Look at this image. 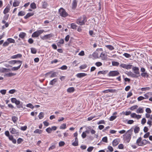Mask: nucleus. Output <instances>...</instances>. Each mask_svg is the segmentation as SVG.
<instances>
[{
    "label": "nucleus",
    "instance_id": "nucleus-34",
    "mask_svg": "<svg viewBox=\"0 0 152 152\" xmlns=\"http://www.w3.org/2000/svg\"><path fill=\"white\" fill-rule=\"evenodd\" d=\"M25 12L23 11H21L19 12L18 15V16H23L25 15Z\"/></svg>",
    "mask_w": 152,
    "mask_h": 152
},
{
    "label": "nucleus",
    "instance_id": "nucleus-10",
    "mask_svg": "<svg viewBox=\"0 0 152 152\" xmlns=\"http://www.w3.org/2000/svg\"><path fill=\"white\" fill-rule=\"evenodd\" d=\"M53 34H51L45 35L41 37V38L43 40L46 39H48L50 38L53 37Z\"/></svg>",
    "mask_w": 152,
    "mask_h": 152
},
{
    "label": "nucleus",
    "instance_id": "nucleus-9",
    "mask_svg": "<svg viewBox=\"0 0 152 152\" xmlns=\"http://www.w3.org/2000/svg\"><path fill=\"white\" fill-rule=\"evenodd\" d=\"M99 57L101 58L102 60H105L107 59V56L105 53L102 52L100 53L99 55Z\"/></svg>",
    "mask_w": 152,
    "mask_h": 152
},
{
    "label": "nucleus",
    "instance_id": "nucleus-45",
    "mask_svg": "<svg viewBox=\"0 0 152 152\" xmlns=\"http://www.w3.org/2000/svg\"><path fill=\"white\" fill-rule=\"evenodd\" d=\"M66 128V124H64L61 125L60 127V129H65Z\"/></svg>",
    "mask_w": 152,
    "mask_h": 152
},
{
    "label": "nucleus",
    "instance_id": "nucleus-22",
    "mask_svg": "<svg viewBox=\"0 0 152 152\" xmlns=\"http://www.w3.org/2000/svg\"><path fill=\"white\" fill-rule=\"evenodd\" d=\"M34 15V13L33 12L31 13H28V14H27L24 17V18L25 19H26L29 17L33 16Z\"/></svg>",
    "mask_w": 152,
    "mask_h": 152
},
{
    "label": "nucleus",
    "instance_id": "nucleus-21",
    "mask_svg": "<svg viewBox=\"0 0 152 152\" xmlns=\"http://www.w3.org/2000/svg\"><path fill=\"white\" fill-rule=\"evenodd\" d=\"M142 138L141 137H139L137 140L136 143L139 146L142 145L141 143Z\"/></svg>",
    "mask_w": 152,
    "mask_h": 152
},
{
    "label": "nucleus",
    "instance_id": "nucleus-55",
    "mask_svg": "<svg viewBox=\"0 0 152 152\" xmlns=\"http://www.w3.org/2000/svg\"><path fill=\"white\" fill-rule=\"evenodd\" d=\"M105 124V122L104 120H101L100 121H99L98 123L97 124Z\"/></svg>",
    "mask_w": 152,
    "mask_h": 152
},
{
    "label": "nucleus",
    "instance_id": "nucleus-32",
    "mask_svg": "<svg viewBox=\"0 0 152 152\" xmlns=\"http://www.w3.org/2000/svg\"><path fill=\"white\" fill-rule=\"evenodd\" d=\"M9 10L10 8L8 6H7L4 11V13L5 14H6V13L9 12Z\"/></svg>",
    "mask_w": 152,
    "mask_h": 152
},
{
    "label": "nucleus",
    "instance_id": "nucleus-6",
    "mask_svg": "<svg viewBox=\"0 0 152 152\" xmlns=\"http://www.w3.org/2000/svg\"><path fill=\"white\" fill-rule=\"evenodd\" d=\"M51 72H50L46 73L45 75V76L47 77L48 75H50V74H51V75L50 76V78L56 77L57 76L56 75L57 73L56 72H54L52 73H51Z\"/></svg>",
    "mask_w": 152,
    "mask_h": 152
},
{
    "label": "nucleus",
    "instance_id": "nucleus-43",
    "mask_svg": "<svg viewBox=\"0 0 152 152\" xmlns=\"http://www.w3.org/2000/svg\"><path fill=\"white\" fill-rule=\"evenodd\" d=\"M151 89L149 87H146L145 88H141V90L142 91H148Z\"/></svg>",
    "mask_w": 152,
    "mask_h": 152
},
{
    "label": "nucleus",
    "instance_id": "nucleus-30",
    "mask_svg": "<svg viewBox=\"0 0 152 152\" xmlns=\"http://www.w3.org/2000/svg\"><path fill=\"white\" fill-rule=\"evenodd\" d=\"M141 75L142 77H144L148 78L149 76L148 74L146 72L142 73Z\"/></svg>",
    "mask_w": 152,
    "mask_h": 152
},
{
    "label": "nucleus",
    "instance_id": "nucleus-3",
    "mask_svg": "<svg viewBox=\"0 0 152 152\" xmlns=\"http://www.w3.org/2000/svg\"><path fill=\"white\" fill-rule=\"evenodd\" d=\"M58 12L60 15L63 17H65L68 15V13L63 8H61L59 10Z\"/></svg>",
    "mask_w": 152,
    "mask_h": 152
},
{
    "label": "nucleus",
    "instance_id": "nucleus-26",
    "mask_svg": "<svg viewBox=\"0 0 152 152\" xmlns=\"http://www.w3.org/2000/svg\"><path fill=\"white\" fill-rule=\"evenodd\" d=\"M26 35V33L24 32H21L20 33L19 36L22 39H24Z\"/></svg>",
    "mask_w": 152,
    "mask_h": 152
},
{
    "label": "nucleus",
    "instance_id": "nucleus-8",
    "mask_svg": "<svg viewBox=\"0 0 152 152\" xmlns=\"http://www.w3.org/2000/svg\"><path fill=\"white\" fill-rule=\"evenodd\" d=\"M9 130L10 131V132L12 134H16L17 135H18L19 134L18 130L14 128H10Z\"/></svg>",
    "mask_w": 152,
    "mask_h": 152
},
{
    "label": "nucleus",
    "instance_id": "nucleus-13",
    "mask_svg": "<svg viewBox=\"0 0 152 152\" xmlns=\"http://www.w3.org/2000/svg\"><path fill=\"white\" fill-rule=\"evenodd\" d=\"M22 64V61L18 63V64H19V65L17 67H12L11 69V70L12 71H17L20 68Z\"/></svg>",
    "mask_w": 152,
    "mask_h": 152
},
{
    "label": "nucleus",
    "instance_id": "nucleus-18",
    "mask_svg": "<svg viewBox=\"0 0 152 152\" xmlns=\"http://www.w3.org/2000/svg\"><path fill=\"white\" fill-rule=\"evenodd\" d=\"M100 53L99 52H95L93 54V56L95 58H98L99 57V55Z\"/></svg>",
    "mask_w": 152,
    "mask_h": 152
},
{
    "label": "nucleus",
    "instance_id": "nucleus-12",
    "mask_svg": "<svg viewBox=\"0 0 152 152\" xmlns=\"http://www.w3.org/2000/svg\"><path fill=\"white\" fill-rule=\"evenodd\" d=\"M131 116L133 118H136L139 119L141 118V115H137L135 113H133L131 114Z\"/></svg>",
    "mask_w": 152,
    "mask_h": 152
},
{
    "label": "nucleus",
    "instance_id": "nucleus-52",
    "mask_svg": "<svg viewBox=\"0 0 152 152\" xmlns=\"http://www.w3.org/2000/svg\"><path fill=\"white\" fill-rule=\"evenodd\" d=\"M102 141L105 142H107V137H105L102 138Z\"/></svg>",
    "mask_w": 152,
    "mask_h": 152
},
{
    "label": "nucleus",
    "instance_id": "nucleus-37",
    "mask_svg": "<svg viewBox=\"0 0 152 152\" xmlns=\"http://www.w3.org/2000/svg\"><path fill=\"white\" fill-rule=\"evenodd\" d=\"M42 132V130L37 129L34 131V133H35L40 134Z\"/></svg>",
    "mask_w": 152,
    "mask_h": 152
},
{
    "label": "nucleus",
    "instance_id": "nucleus-51",
    "mask_svg": "<svg viewBox=\"0 0 152 152\" xmlns=\"http://www.w3.org/2000/svg\"><path fill=\"white\" fill-rule=\"evenodd\" d=\"M46 131L49 133H50L52 131V129L50 127L47 128L46 129Z\"/></svg>",
    "mask_w": 152,
    "mask_h": 152
},
{
    "label": "nucleus",
    "instance_id": "nucleus-57",
    "mask_svg": "<svg viewBox=\"0 0 152 152\" xmlns=\"http://www.w3.org/2000/svg\"><path fill=\"white\" fill-rule=\"evenodd\" d=\"M47 2H44L42 5V7L44 8H45L47 6Z\"/></svg>",
    "mask_w": 152,
    "mask_h": 152
},
{
    "label": "nucleus",
    "instance_id": "nucleus-24",
    "mask_svg": "<svg viewBox=\"0 0 152 152\" xmlns=\"http://www.w3.org/2000/svg\"><path fill=\"white\" fill-rule=\"evenodd\" d=\"M128 76L132 77H137L136 75L131 72H128L127 73Z\"/></svg>",
    "mask_w": 152,
    "mask_h": 152
},
{
    "label": "nucleus",
    "instance_id": "nucleus-2",
    "mask_svg": "<svg viewBox=\"0 0 152 152\" xmlns=\"http://www.w3.org/2000/svg\"><path fill=\"white\" fill-rule=\"evenodd\" d=\"M86 21V17L84 16L76 20V23L77 24L82 26L84 24Z\"/></svg>",
    "mask_w": 152,
    "mask_h": 152
},
{
    "label": "nucleus",
    "instance_id": "nucleus-23",
    "mask_svg": "<svg viewBox=\"0 0 152 152\" xmlns=\"http://www.w3.org/2000/svg\"><path fill=\"white\" fill-rule=\"evenodd\" d=\"M57 79L55 78L50 81L49 84L50 85H53L57 82Z\"/></svg>",
    "mask_w": 152,
    "mask_h": 152
},
{
    "label": "nucleus",
    "instance_id": "nucleus-62",
    "mask_svg": "<svg viewBox=\"0 0 152 152\" xmlns=\"http://www.w3.org/2000/svg\"><path fill=\"white\" fill-rule=\"evenodd\" d=\"M65 144V143L63 141H61L59 143V145L60 146H62L64 145Z\"/></svg>",
    "mask_w": 152,
    "mask_h": 152
},
{
    "label": "nucleus",
    "instance_id": "nucleus-56",
    "mask_svg": "<svg viewBox=\"0 0 152 152\" xmlns=\"http://www.w3.org/2000/svg\"><path fill=\"white\" fill-rule=\"evenodd\" d=\"M94 148L93 147H90L87 149L88 151L89 152H91L93 149Z\"/></svg>",
    "mask_w": 152,
    "mask_h": 152
},
{
    "label": "nucleus",
    "instance_id": "nucleus-50",
    "mask_svg": "<svg viewBox=\"0 0 152 152\" xmlns=\"http://www.w3.org/2000/svg\"><path fill=\"white\" fill-rule=\"evenodd\" d=\"M67 68V67L66 65H64L59 68L60 69L63 70H66Z\"/></svg>",
    "mask_w": 152,
    "mask_h": 152
},
{
    "label": "nucleus",
    "instance_id": "nucleus-29",
    "mask_svg": "<svg viewBox=\"0 0 152 152\" xmlns=\"http://www.w3.org/2000/svg\"><path fill=\"white\" fill-rule=\"evenodd\" d=\"M75 91V89L74 87H72L68 88L67 89V91L69 93H72L73 92Z\"/></svg>",
    "mask_w": 152,
    "mask_h": 152
},
{
    "label": "nucleus",
    "instance_id": "nucleus-16",
    "mask_svg": "<svg viewBox=\"0 0 152 152\" xmlns=\"http://www.w3.org/2000/svg\"><path fill=\"white\" fill-rule=\"evenodd\" d=\"M21 62H22V61H17V60H12L8 62V63L11 64H16V63H18Z\"/></svg>",
    "mask_w": 152,
    "mask_h": 152
},
{
    "label": "nucleus",
    "instance_id": "nucleus-5",
    "mask_svg": "<svg viewBox=\"0 0 152 152\" xmlns=\"http://www.w3.org/2000/svg\"><path fill=\"white\" fill-rule=\"evenodd\" d=\"M119 73L117 71H110L108 74L109 76H115L119 75Z\"/></svg>",
    "mask_w": 152,
    "mask_h": 152
},
{
    "label": "nucleus",
    "instance_id": "nucleus-48",
    "mask_svg": "<svg viewBox=\"0 0 152 152\" xmlns=\"http://www.w3.org/2000/svg\"><path fill=\"white\" fill-rule=\"evenodd\" d=\"M123 55L126 58H129L131 57V55L130 54L126 53H124Z\"/></svg>",
    "mask_w": 152,
    "mask_h": 152
},
{
    "label": "nucleus",
    "instance_id": "nucleus-39",
    "mask_svg": "<svg viewBox=\"0 0 152 152\" xmlns=\"http://www.w3.org/2000/svg\"><path fill=\"white\" fill-rule=\"evenodd\" d=\"M7 40L9 43H14L15 42V40L14 39L12 38H8L7 39Z\"/></svg>",
    "mask_w": 152,
    "mask_h": 152
},
{
    "label": "nucleus",
    "instance_id": "nucleus-7",
    "mask_svg": "<svg viewBox=\"0 0 152 152\" xmlns=\"http://www.w3.org/2000/svg\"><path fill=\"white\" fill-rule=\"evenodd\" d=\"M120 66L123 68L128 69H131L132 66V65L126 64H121L120 65Z\"/></svg>",
    "mask_w": 152,
    "mask_h": 152
},
{
    "label": "nucleus",
    "instance_id": "nucleus-31",
    "mask_svg": "<svg viewBox=\"0 0 152 152\" xmlns=\"http://www.w3.org/2000/svg\"><path fill=\"white\" fill-rule=\"evenodd\" d=\"M144 95L145 97H144L145 99H147L148 98L149 96H152V94L150 93H148L147 94H144Z\"/></svg>",
    "mask_w": 152,
    "mask_h": 152
},
{
    "label": "nucleus",
    "instance_id": "nucleus-33",
    "mask_svg": "<svg viewBox=\"0 0 152 152\" xmlns=\"http://www.w3.org/2000/svg\"><path fill=\"white\" fill-rule=\"evenodd\" d=\"M88 128L90 130L91 133L92 134H94L96 133V131L92 129H91V127H88Z\"/></svg>",
    "mask_w": 152,
    "mask_h": 152
},
{
    "label": "nucleus",
    "instance_id": "nucleus-47",
    "mask_svg": "<svg viewBox=\"0 0 152 152\" xmlns=\"http://www.w3.org/2000/svg\"><path fill=\"white\" fill-rule=\"evenodd\" d=\"M44 116V113L42 112H41L39 115V119H41Z\"/></svg>",
    "mask_w": 152,
    "mask_h": 152
},
{
    "label": "nucleus",
    "instance_id": "nucleus-11",
    "mask_svg": "<svg viewBox=\"0 0 152 152\" xmlns=\"http://www.w3.org/2000/svg\"><path fill=\"white\" fill-rule=\"evenodd\" d=\"M77 0H73L72 2V9H75L77 6Z\"/></svg>",
    "mask_w": 152,
    "mask_h": 152
},
{
    "label": "nucleus",
    "instance_id": "nucleus-38",
    "mask_svg": "<svg viewBox=\"0 0 152 152\" xmlns=\"http://www.w3.org/2000/svg\"><path fill=\"white\" fill-rule=\"evenodd\" d=\"M19 4L20 2L18 1H14L13 3V6L14 7H17L19 5Z\"/></svg>",
    "mask_w": 152,
    "mask_h": 152
},
{
    "label": "nucleus",
    "instance_id": "nucleus-17",
    "mask_svg": "<svg viewBox=\"0 0 152 152\" xmlns=\"http://www.w3.org/2000/svg\"><path fill=\"white\" fill-rule=\"evenodd\" d=\"M132 69L135 74H139L140 73L139 69L138 67H134L132 68Z\"/></svg>",
    "mask_w": 152,
    "mask_h": 152
},
{
    "label": "nucleus",
    "instance_id": "nucleus-27",
    "mask_svg": "<svg viewBox=\"0 0 152 152\" xmlns=\"http://www.w3.org/2000/svg\"><path fill=\"white\" fill-rule=\"evenodd\" d=\"M137 113H142L143 112V108H142L141 107H139L136 110V111Z\"/></svg>",
    "mask_w": 152,
    "mask_h": 152
},
{
    "label": "nucleus",
    "instance_id": "nucleus-54",
    "mask_svg": "<svg viewBox=\"0 0 152 152\" xmlns=\"http://www.w3.org/2000/svg\"><path fill=\"white\" fill-rule=\"evenodd\" d=\"M95 64L97 66L99 67L101 66L102 65V64L100 62H97Z\"/></svg>",
    "mask_w": 152,
    "mask_h": 152
},
{
    "label": "nucleus",
    "instance_id": "nucleus-46",
    "mask_svg": "<svg viewBox=\"0 0 152 152\" xmlns=\"http://www.w3.org/2000/svg\"><path fill=\"white\" fill-rule=\"evenodd\" d=\"M26 106L27 107L30 108L32 109H33L34 107V106L31 103L27 104L26 105Z\"/></svg>",
    "mask_w": 152,
    "mask_h": 152
},
{
    "label": "nucleus",
    "instance_id": "nucleus-4",
    "mask_svg": "<svg viewBox=\"0 0 152 152\" xmlns=\"http://www.w3.org/2000/svg\"><path fill=\"white\" fill-rule=\"evenodd\" d=\"M44 31V30H37L32 34L31 37H38L40 34L43 33Z\"/></svg>",
    "mask_w": 152,
    "mask_h": 152
},
{
    "label": "nucleus",
    "instance_id": "nucleus-42",
    "mask_svg": "<svg viewBox=\"0 0 152 152\" xmlns=\"http://www.w3.org/2000/svg\"><path fill=\"white\" fill-rule=\"evenodd\" d=\"M31 52L33 54H35L37 52V50L36 48H31Z\"/></svg>",
    "mask_w": 152,
    "mask_h": 152
},
{
    "label": "nucleus",
    "instance_id": "nucleus-19",
    "mask_svg": "<svg viewBox=\"0 0 152 152\" xmlns=\"http://www.w3.org/2000/svg\"><path fill=\"white\" fill-rule=\"evenodd\" d=\"M16 73H14L12 72H10L8 73H6L4 75V76H6L7 77H11L14 75H16Z\"/></svg>",
    "mask_w": 152,
    "mask_h": 152
},
{
    "label": "nucleus",
    "instance_id": "nucleus-36",
    "mask_svg": "<svg viewBox=\"0 0 152 152\" xmlns=\"http://www.w3.org/2000/svg\"><path fill=\"white\" fill-rule=\"evenodd\" d=\"M15 103L16 105H18V107L19 108H20L21 107H22L21 105H19L20 104V101L17 100Z\"/></svg>",
    "mask_w": 152,
    "mask_h": 152
},
{
    "label": "nucleus",
    "instance_id": "nucleus-14",
    "mask_svg": "<svg viewBox=\"0 0 152 152\" xmlns=\"http://www.w3.org/2000/svg\"><path fill=\"white\" fill-rule=\"evenodd\" d=\"M119 142V139H116L114 140L112 142L113 145V146H116L118 145Z\"/></svg>",
    "mask_w": 152,
    "mask_h": 152
},
{
    "label": "nucleus",
    "instance_id": "nucleus-53",
    "mask_svg": "<svg viewBox=\"0 0 152 152\" xmlns=\"http://www.w3.org/2000/svg\"><path fill=\"white\" fill-rule=\"evenodd\" d=\"M12 120L14 123H15L17 120L18 118L15 116H13L12 117Z\"/></svg>",
    "mask_w": 152,
    "mask_h": 152
},
{
    "label": "nucleus",
    "instance_id": "nucleus-61",
    "mask_svg": "<svg viewBox=\"0 0 152 152\" xmlns=\"http://www.w3.org/2000/svg\"><path fill=\"white\" fill-rule=\"evenodd\" d=\"M132 95V93L131 91L127 93V98H128L129 97H130Z\"/></svg>",
    "mask_w": 152,
    "mask_h": 152
},
{
    "label": "nucleus",
    "instance_id": "nucleus-40",
    "mask_svg": "<svg viewBox=\"0 0 152 152\" xmlns=\"http://www.w3.org/2000/svg\"><path fill=\"white\" fill-rule=\"evenodd\" d=\"M71 28L73 29H76L77 27V26L74 23H71Z\"/></svg>",
    "mask_w": 152,
    "mask_h": 152
},
{
    "label": "nucleus",
    "instance_id": "nucleus-49",
    "mask_svg": "<svg viewBox=\"0 0 152 152\" xmlns=\"http://www.w3.org/2000/svg\"><path fill=\"white\" fill-rule=\"evenodd\" d=\"M138 107V106L137 105L133 106L130 107V109L132 110H133L136 109Z\"/></svg>",
    "mask_w": 152,
    "mask_h": 152
},
{
    "label": "nucleus",
    "instance_id": "nucleus-41",
    "mask_svg": "<svg viewBox=\"0 0 152 152\" xmlns=\"http://www.w3.org/2000/svg\"><path fill=\"white\" fill-rule=\"evenodd\" d=\"M30 7L33 9H35L36 8V4L34 3H31L30 5Z\"/></svg>",
    "mask_w": 152,
    "mask_h": 152
},
{
    "label": "nucleus",
    "instance_id": "nucleus-58",
    "mask_svg": "<svg viewBox=\"0 0 152 152\" xmlns=\"http://www.w3.org/2000/svg\"><path fill=\"white\" fill-rule=\"evenodd\" d=\"M145 99V98L142 96H140L137 98V100L139 101H141Z\"/></svg>",
    "mask_w": 152,
    "mask_h": 152
},
{
    "label": "nucleus",
    "instance_id": "nucleus-60",
    "mask_svg": "<svg viewBox=\"0 0 152 152\" xmlns=\"http://www.w3.org/2000/svg\"><path fill=\"white\" fill-rule=\"evenodd\" d=\"M6 92V90H1L0 91V92L2 94L4 95Z\"/></svg>",
    "mask_w": 152,
    "mask_h": 152
},
{
    "label": "nucleus",
    "instance_id": "nucleus-25",
    "mask_svg": "<svg viewBox=\"0 0 152 152\" xmlns=\"http://www.w3.org/2000/svg\"><path fill=\"white\" fill-rule=\"evenodd\" d=\"M86 74L85 73H79L77 74L76 76L78 77L81 78L86 76Z\"/></svg>",
    "mask_w": 152,
    "mask_h": 152
},
{
    "label": "nucleus",
    "instance_id": "nucleus-35",
    "mask_svg": "<svg viewBox=\"0 0 152 152\" xmlns=\"http://www.w3.org/2000/svg\"><path fill=\"white\" fill-rule=\"evenodd\" d=\"M105 47L110 50H113L114 49V47L111 45H106Z\"/></svg>",
    "mask_w": 152,
    "mask_h": 152
},
{
    "label": "nucleus",
    "instance_id": "nucleus-1",
    "mask_svg": "<svg viewBox=\"0 0 152 152\" xmlns=\"http://www.w3.org/2000/svg\"><path fill=\"white\" fill-rule=\"evenodd\" d=\"M133 129L132 128L131 129L128 130L126 133L123 135V138L126 140L128 142H129L131 138V135H132Z\"/></svg>",
    "mask_w": 152,
    "mask_h": 152
},
{
    "label": "nucleus",
    "instance_id": "nucleus-44",
    "mask_svg": "<svg viewBox=\"0 0 152 152\" xmlns=\"http://www.w3.org/2000/svg\"><path fill=\"white\" fill-rule=\"evenodd\" d=\"M119 64V63L117 61H113L112 62V64L113 66H118Z\"/></svg>",
    "mask_w": 152,
    "mask_h": 152
},
{
    "label": "nucleus",
    "instance_id": "nucleus-59",
    "mask_svg": "<svg viewBox=\"0 0 152 152\" xmlns=\"http://www.w3.org/2000/svg\"><path fill=\"white\" fill-rule=\"evenodd\" d=\"M55 148H56L55 145H52L50 147H49V148L48 150L49 151H50V150H52L53 149H54Z\"/></svg>",
    "mask_w": 152,
    "mask_h": 152
},
{
    "label": "nucleus",
    "instance_id": "nucleus-15",
    "mask_svg": "<svg viewBox=\"0 0 152 152\" xmlns=\"http://www.w3.org/2000/svg\"><path fill=\"white\" fill-rule=\"evenodd\" d=\"M117 114V113L116 112H114L113 114V115L110 117V121H113L114 119H115L117 117L116 116V115Z\"/></svg>",
    "mask_w": 152,
    "mask_h": 152
},
{
    "label": "nucleus",
    "instance_id": "nucleus-63",
    "mask_svg": "<svg viewBox=\"0 0 152 152\" xmlns=\"http://www.w3.org/2000/svg\"><path fill=\"white\" fill-rule=\"evenodd\" d=\"M72 145L74 146H77L78 145V141H75L74 142L72 143Z\"/></svg>",
    "mask_w": 152,
    "mask_h": 152
},
{
    "label": "nucleus",
    "instance_id": "nucleus-28",
    "mask_svg": "<svg viewBox=\"0 0 152 152\" xmlns=\"http://www.w3.org/2000/svg\"><path fill=\"white\" fill-rule=\"evenodd\" d=\"M140 129L139 127L136 126L134 129V132L135 134L137 133L140 131Z\"/></svg>",
    "mask_w": 152,
    "mask_h": 152
},
{
    "label": "nucleus",
    "instance_id": "nucleus-64",
    "mask_svg": "<svg viewBox=\"0 0 152 152\" xmlns=\"http://www.w3.org/2000/svg\"><path fill=\"white\" fill-rule=\"evenodd\" d=\"M81 136L83 138H84L86 137V134L85 132H83Z\"/></svg>",
    "mask_w": 152,
    "mask_h": 152
},
{
    "label": "nucleus",
    "instance_id": "nucleus-20",
    "mask_svg": "<svg viewBox=\"0 0 152 152\" xmlns=\"http://www.w3.org/2000/svg\"><path fill=\"white\" fill-rule=\"evenodd\" d=\"M22 57V55L20 54H18L17 55L12 56L11 57V58L12 59H15L17 58H20Z\"/></svg>",
    "mask_w": 152,
    "mask_h": 152
}]
</instances>
